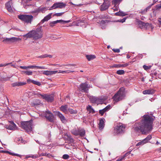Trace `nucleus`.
Listing matches in <instances>:
<instances>
[{
	"mask_svg": "<svg viewBox=\"0 0 161 161\" xmlns=\"http://www.w3.org/2000/svg\"><path fill=\"white\" fill-rule=\"evenodd\" d=\"M26 84V82H21L20 81H18L15 82L11 84V85L13 87L19 86H23L25 85Z\"/></svg>",
	"mask_w": 161,
	"mask_h": 161,
	"instance_id": "f3484780",
	"label": "nucleus"
},
{
	"mask_svg": "<svg viewBox=\"0 0 161 161\" xmlns=\"http://www.w3.org/2000/svg\"><path fill=\"white\" fill-rule=\"evenodd\" d=\"M57 115L61 121L63 123H65L67 122V120L64 116L59 112H56Z\"/></svg>",
	"mask_w": 161,
	"mask_h": 161,
	"instance_id": "dca6fc26",
	"label": "nucleus"
},
{
	"mask_svg": "<svg viewBox=\"0 0 161 161\" xmlns=\"http://www.w3.org/2000/svg\"><path fill=\"white\" fill-rule=\"evenodd\" d=\"M123 0H113L112 1V3L114 5V11H118V6L120 3Z\"/></svg>",
	"mask_w": 161,
	"mask_h": 161,
	"instance_id": "ddd939ff",
	"label": "nucleus"
},
{
	"mask_svg": "<svg viewBox=\"0 0 161 161\" xmlns=\"http://www.w3.org/2000/svg\"><path fill=\"white\" fill-rule=\"evenodd\" d=\"M41 97L48 102H52L54 99V96L53 94L48 95L44 94L41 95Z\"/></svg>",
	"mask_w": 161,
	"mask_h": 161,
	"instance_id": "9b49d317",
	"label": "nucleus"
},
{
	"mask_svg": "<svg viewBox=\"0 0 161 161\" xmlns=\"http://www.w3.org/2000/svg\"><path fill=\"white\" fill-rule=\"evenodd\" d=\"M18 18L21 20L28 23H31L33 19V16L31 15H18Z\"/></svg>",
	"mask_w": 161,
	"mask_h": 161,
	"instance_id": "39448f33",
	"label": "nucleus"
},
{
	"mask_svg": "<svg viewBox=\"0 0 161 161\" xmlns=\"http://www.w3.org/2000/svg\"><path fill=\"white\" fill-rule=\"evenodd\" d=\"M113 50L115 53H119L120 52V50L119 49H113Z\"/></svg>",
	"mask_w": 161,
	"mask_h": 161,
	"instance_id": "6e6d98bb",
	"label": "nucleus"
},
{
	"mask_svg": "<svg viewBox=\"0 0 161 161\" xmlns=\"http://www.w3.org/2000/svg\"><path fill=\"white\" fill-rule=\"evenodd\" d=\"M116 73L118 75H121L124 74L125 71L123 70H119L117 71Z\"/></svg>",
	"mask_w": 161,
	"mask_h": 161,
	"instance_id": "58836bf2",
	"label": "nucleus"
},
{
	"mask_svg": "<svg viewBox=\"0 0 161 161\" xmlns=\"http://www.w3.org/2000/svg\"><path fill=\"white\" fill-rule=\"evenodd\" d=\"M64 12H62L59 13H55L53 15V16H62L64 14Z\"/></svg>",
	"mask_w": 161,
	"mask_h": 161,
	"instance_id": "49530a36",
	"label": "nucleus"
},
{
	"mask_svg": "<svg viewBox=\"0 0 161 161\" xmlns=\"http://www.w3.org/2000/svg\"><path fill=\"white\" fill-rule=\"evenodd\" d=\"M90 86H88L87 83H81L80 86V90L82 92L88 93Z\"/></svg>",
	"mask_w": 161,
	"mask_h": 161,
	"instance_id": "6e6552de",
	"label": "nucleus"
},
{
	"mask_svg": "<svg viewBox=\"0 0 161 161\" xmlns=\"http://www.w3.org/2000/svg\"><path fill=\"white\" fill-rule=\"evenodd\" d=\"M32 94L36 95L37 97H40V96H41V95H42V94H39L37 92H33L32 93Z\"/></svg>",
	"mask_w": 161,
	"mask_h": 161,
	"instance_id": "37998d69",
	"label": "nucleus"
},
{
	"mask_svg": "<svg viewBox=\"0 0 161 161\" xmlns=\"http://www.w3.org/2000/svg\"><path fill=\"white\" fill-rule=\"evenodd\" d=\"M130 152L127 153L126 154H125L123 156L119 158L116 161H121L124 158L127 156L128 155H129L130 154Z\"/></svg>",
	"mask_w": 161,
	"mask_h": 161,
	"instance_id": "7c9ffc66",
	"label": "nucleus"
},
{
	"mask_svg": "<svg viewBox=\"0 0 161 161\" xmlns=\"http://www.w3.org/2000/svg\"><path fill=\"white\" fill-rule=\"evenodd\" d=\"M53 57V56L52 55H48L47 54V57H49V58H52Z\"/></svg>",
	"mask_w": 161,
	"mask_h": 161,
	"instance_id": "774afa93",
	"label": "nucleus"
},
{
	"mask_svg": "<svg viewBox=\"0 0 161 161\" xmlns=\"http://www.w3.org/2000/svg\"><path fill=\"white\" fill-rule=\"evenodd\" d=\"M124 88H121L119 89L118 92L113 97L114 100L115 102H117L122 99L125 97Z\"/></svg>",
	"mask_w": 161,
	"mask_h": 161,
	"instance_id": "7ed1b4c3",
	"label": "nucleus"
},
{
	"mask_svg": "<svg viewBox=\"0 0 161 161\" xmlns=\"http://www.w3.org/2000/svg\"><path fill=\"white\" fill-rule=\"evenodd\" d=\"M23 36L25 40H26L28 38H31L35 40H37L42 37V31L40 28H37L36 30L30 31L27 34L23 35Z\"/></svg>",
	"mask_w": 161,
	"mask_h": 161,
	"instance_id": "f03ea898",
	"label": "nucleus"
},
{
	"mask_svg": "<svg viewBox=\"0 0 161 161\" xmlns=\"http://www.w3.org/2000/svg\"><path fill=\"white\" fill-rule=\"evenodd\" d=\"M86 109L89 113H94L95 112L94 110L92 108V106L90 105H88L86 107Z\"/></svg>",
	"mask_w": 161,
	"mask_h": 161,
	"instance_id": "c756f323",
	"label": "nucleus"
},
{
	"mask_svg": "<svg viewBox=\"0 0 161 161\" xmlns=\"http://www.w3.org/2000/svg\"><path fill=\"white\" fill-rule=\"evenodd\" d=\"M60 110L66 114H68V107L67 105H62L60 108Z\"/></svg>",
	"mask_w": 161,
	"mask_h": 161,
	"instance_id": "aec40b11",
	"label": "nucleus"
},
{
	"mask_svg": "<svg viewBox=\"0 0 161 161\" xmlns=\"http://www.w3.org/2000/svg\"><path fill=\"white\" fill-rule=\"evenodd\" d=\"M12 3L11 0H10L7 2L5 4V7L10 12H12L13 11V9L11 7V5Z\"/></svg>",
	"mask_w": 161,
	"mask_h": 161,
	"instance_id": "2eb2a0df",
	"label": "nucleus"
},
{
	"mask_svg": "<svg viewBox=\"0 0 161 161\" xmlns=\"http://www.w3.org/2000/svg\"><path fill=\"white\" fill-rule=\"evenodd\" d=\"M72 133L75 136H78L79 135V129H74L72 131Z\"/></svg>",
	"mask_w": 161,
	"mask_h": 161,
	"instance_id": "473e14b6",
	"label": "nucleus"
},
{
	"mask_svg": "<svg viewBox=\"0 0 161 161\" xmlns=\"http://www.w3.org/2000/svg\"><path fill=\"white\" fill-rule=\"evenodd\" d=\"M128 64L127 63L125 64H114V65L112 66V67H115V68H120L122 67H125L127 66H128Z\"/></svg>",
	"mask_w": 161,
	"mask_h": 161,
	"instance_id": "a878e982",
	"label": "nucleus"
},
{
	"mask_svg": "<svg viewBox=\"0 0 161 161\" xmlns=\"http://www.w3.org/2000/svg\"><path fill=\"white\" fill-rule=\"evenodd\" d=\"M32 83L38 86H40L41 85V83L39 82H38V81H35L34 80H33V83Z\"/></svg>",
	"mask_w": 161,
	"mask_h": 161,
	"instance_id": "c03bdc74",
	"label": "nucleus"
},
{
	"mask_svg": "<svg viewBox=\"0 0 161 161\" xmlns=\"http://www.w3.org/2000/svg\"><path fill=\"white\" fill-rule=\"evenodd\" d=\"M44 115L45 117L50 121H53L54 119V116L52 113L49 111L47 110L44 112Z\"/></svg>",
	"mask_w": 161,
	"mask_h": 161,
	"instance_id": "9d476101",
	"label": "nucleus"
},
{
	"mask_svg": "<svg viewBox=\"0 0 161 161\" xmlns=\"http://www.w3.org/2000/svg\"><path fill=\"white\" fill-rule=\"evenodd\" d=\"M38 154L39 155V156H47L49 158H50V157H52L53 156H51L49 153L47 154L46 153H42L41 154H40L39 152H38Z\"/></svg>",
	"mask_w": 161,
	"mask_h": 161,
	"instance_id": "c9c22d12",
	"label": "nucleus"
},
{
	"mask_svg": "<svg viewBox=\"0 0 161 161\" xmlns=\"http://www.w3.org/2000/svg\"><path fill=\"white\" fill-rule=\"evenodd\" d=\"M69 3L71 4V5H75V6H80L81 5L80 4H79L78 5H75V4H73L72 2H70Z\"/></svg>",
	"mask_w": 161,
	"mask_h": 161,
	"instance_id": "0e129e2a",
	"label": "nucleus"
},
{
	"mask_svg": "<svg viewBox=\"0 0 161 161\" xmlns=\"http://www.w3.org/2000/svg\"><path fill=\"white\" fill-rule=\"evenodd\" d=\"M125 128V125L120 123L118 124L117 126L114 128V132L115 134H118L122 133L124 130Z\"/></svg>",
	"mask_w": 161,
	"mask_h": 161,
	"instance_id": "0eeeda50",
	"label": "nucleus"
},
{
	"mask_svg": "<svg viewBox=\"0 0 161 161\" xmlns=\"http://www.w3.org/2000/svg\"><path fill=\"white\" fill-rule=\"evenodd\" d=\"M84 19H83L82 20H79L78 21V22L76 24V25L77 26L80 25H81L80 24V22H84Z\"/></svg>",
	"mask_w": 161,
	"mask_h": 161,
	"instance_id": "de8ad7c7",
	"label": "nucleus"
},
{
	"mask_svg": "<svg viewBox=\"0 0 161 161\" xmlns=\"http://www.w3.org/2000/svg\"><path fill=\"white\" fill-rule=\"evenodd\" d=\"M11 64H12V63H9L4 64H0V67L6 66L10 65Z\"/></svg>",
	"mask_w": 161,
	"mask_h": 161,
	"instance_id": "09e8293b",
	"label": "nucleus"
},
{
	"mask_svg": "<svg viewBox=\"0 0 161 161\" xmlns=\"http://www.w3.org/2000/svg\"><path fill=\"white\" fill-rule=\"evenodd\" d=\"M158 21L159 24L161 25V18H159L158 19Z\"/></svg>",
	"mask_w": 161,
	"mask_h": 161,
	"instance_id": "69168bd1",
	"label": "nucleus"
},
{
	"mask_svg": "<svg viewBox=\"0 0 161 161\" xmlns=\"http://www.w3.org/2000/svg\"><path fill=\"white\" fill-rule=\"evenodd\" d=\"M39 156H38V155H34V157H33V158H38Z\"/></svg>",
	"mask_w": 161,
	"mask_h": 161,
	"instance_id": "338daca9",
	"label": "nucleus"
},
{
	"mask_svg": "<svg viewBox=\"0 0 161 161\" xmlns=\"http://www.w3.org/2000/svg\"><path fill=\"white\" fill-rule=\"evenodd\" d=\"M12 76V75H11L9 77H8L7 78H3V80H5V81H7L8 80H9L10 78Z\"/></svg>",
	"mask_w": 161,
	"mask_h": 161,
	"instance_id": "4d7b16f0",
	"label": "nucleus"
},
{
	"mask_svg": "<svg viewBox=\"0 0 161 161\" xmlns=\"http://www.w3.org/2000/svg\"><path fill=\"white\" fill-rule=\"evenodd\" d=\"M10 123L11 124V125H6L5 127L7 129L10 130H15L16 128V125L14 123V122L12 121H10Z\"/></svg>",
	"mask_w": 161,
	"mask_h": 161,
	"instance_id": "4468645a",
	"label": "nucleus"
},
{
	"mask_svg": "<svg viewBox=\"0 0 161 161\" xmlns=\"http://www.w3.org/2000/svg\"><path fill=\"white\" fill-rule=\"evenodd\" d=\"M32 124L31 121L22 122L21 123V127L27 132H31L32 131Z\"/></svg>",
	"mask_w": 161,
	"mask_h": 161,
	"instance_id": "20e7f679",
	"label": "nucleus"
},
{
	"mask_svg": "<svg viewBox=\"0 0 161 161\" xmlns=\"http://www.w3.org/2000/svg\"><path fill=\"white\" fill-rule=\"evenodd\" d=\"M69 157V156L68 154H64L63 155V158L64 159H67Z\"/></svg>",
	"mask_w": 161,
	"mask_h": 161,
	"instance_id": "8fccbe9b",
	"label": "nucleus"
},
{
	"mask_svg": "<svg viewBox=\"0 0 161 161\" xmlns=\"http://www.w3.org/2000/svg\"><path fill=\"white\" fill-rule=\"evenodd\" d=\"M33 80H31L30 79L27 80V82L29 83H33Z\"/></svg>",
	"mask_w": 161,
	"mask_h": 161,
	"instance_id": "bf43d9fd",
	"label": "nucleus"
},
{
	"mask_svg": "<svg viewBox=\"0 0 161 161\" xmlns=\"http://www.w3.org/2000/svg\"><path fill=\"white\" fill-rule=\"evenodd\" d=\"M147 12L146 10L145 9H144V10H142L140 12V13L142 14H145L146 12Z\"/></svg>",
	"mask_w": 161,
	"mask_h": 161,
	"instance_id": "5fc2aeb1",
	"label": "nucleus"
},
{
	"mask_svg": "<svg viewBox=\"0 0 161 161\" xmlns=\"http://www.w3.org/2000/svg\"><path fill=\"white\" fill-rule=\"evenodd\" d=\"M36 68L37 69H45L46 68L44 66H39L36 65H30L28 66V69H33Z\"/></svg>",
	"mask_w": 161,
	"mask_h": 161,
	"instance_id": "cd10ccee",
	"label": "nucleus"
},
{
	"mask_svg": "<svg viewBox=\"0 0 161 161\" xmlns=\"http://www.w3.org/2000/svg\"><path fill=\"white\" fill-rule=\"evenodd\" d=\"M52 15V13L49 14L48 15H47L42 20V21L43 22H44L45 21H48L51 18Z\"/></svg>",
	"mask_w": 161,
	"mask_h": 161,
	"instance_id": "bb28decb",
	"label": "nucleus"
},
{
	"mask_svg": "<svg viewBox=\"0 0 161 161\" xmlns=\"http://www.w3.org/2000/svg\"><path fill=\"white\" fill-rule=\"evenodd\" d=\"M86 57L88 61H90L95 58L96 56L94 55H86Z\"/></svg>",
	"mask_w": 161,
	"mask_h": 161,
	"instance_id": "c85d7f7f",
	"label": "nucleus"
},
{
	"mask_svg": "<svg viewBox=\"0 0 161 161\" xmlns=\"http://www.w3.org/2000/svg\"><path fill=\"white\" fill-rule=\"evenodd\" d=\"M74 71H71L69 70H64V71H61V73H66V74H68L71 72H73Z\"/></svg>",
	"mask_w": 161,
	"mask_h": 161,
	"instance_id": "ea45409f",
	"label": "nucleus"
},
{
	"mask_svg": "<svg viewBox=\"0 0 161 161\" xmlns=\"http://www.w3.org/2000/svg\"><path fill=\"white\" fill-rule=\"evenodd\" d=\"M151 138L152 136L150 135H148L145 139L137 143L136 145V146L143 145L144 144L148 142L149 141Z\"/></svg>",
	"mask_w": 161,
	"mask_h": 161,
	"instance_id": "f8f14e48",
	"label": "nucleus"
},
{
	"mask_svg": "<svg viewBox=\"0 0 161 161\" xmlns=\"http://www.w3.org/2000/svg\"><path fill=\"white\" fill-rule=\"evenodd\" d=\"M45 9V7H40L37 10L33 11L32 13H38L40 12H41L43 13L44 12Z\"/></svg>",
	"mask_w": 161,
	"mask_h": 161,
	"instance_id": "b1692460",
	"label": "nucleus"
},
{
	"mask_svg": "<svg viewBox=\"0 0 161 161\" xmlns=\"http://www.w3.org/2000/svg\"><path fill=\"white\" fill-rule=\"evenodd\" d=\"M158 2V0H153V3L151 4V5H154L156 2Z\"/></svg>",
	"mask_w": 161,
	"mask_h": 161,
	"instance_id": "e2e57ef3",
	"label": "nucleus"
},
{
	"mask_svg": "<svg viewBox=\"0 0 161 161\" xmlns=\"http://www.w3.org/2000/svg\"><path fill=\"white\" fill-rule=\"evenodd\" d=\"M68 112H69L71 114H75L77 113V110H74L71 108H69L68 109Z\"/></svg>",
	"mask_w": 161,
	"mask_h": 161,
	"instance_id": "e433bc0d",
	"label": "nucleus"
},
{
	"mask_svg": "<svg viewBox=\"0 0 161 161\" xmlns=\"http://www.w3.org/2000/svg\"><path fill=\"white\" fill-rule=\"evenodd\" d=\"M34 157V155H27L25 157L26 158H33Z\"/></svg>",
	"mask_w": 161,
	"mask_h": 161,
	"instance_id": "603ef678",
	"label": "nucleus"
},
{
	"mask_svg": "<svg viewBox=\"0 0 161 161\" xmlns=\"http://www.w3.org/2000/svg\"><path fill=\"white\" fill-rule=\"evenodd\" d=\"M154 117L147 114L143 116L141 121L136 123L133 126L136 131H140L143 134L148 133L152 129V124Z\"/></svg>",
	"mask_w": 161,
	"mask_h": 161,
	"instance_id": "f257e3e1",
	"label": "nucleus"
},
{
	"mask_svg": "<svg viewBox=\"0 0 161 161\" xmlns=\"http://www.w3.org/2000/svg\"><path fill=\"white\" fill-rule=\"evenodd\" d=\"M68 140L70 141L71 143H73L74 142L73 139L70 136H68Z\"/></svg>",
	"mask_w": 161,
	"mask_h": 161,
	"instance_id": "a18cd8bd",
	"label": "nucleus"
},
{
	"mask_svg": "<svg viewBox=\"0 0 161 161\" xmlns=\"http://www.w3.org/2000/svg\"><path fill=\"white\" fill-rule=\"evenodd\" d=\"M58 72V70L55 71H49V70H45L43 72V74L46 75H51L53 74H56Z\"/></svg>",
	"mask_w": 161,
	"mask_h": 161,
	"instance_id": "a211bd4d",
	"label": "nucleus"
},
{
	"mask_svg": "<svg viewBox=\"0 0 161 161\" xmlns=\"http://www.w3.org/2000/svg\"><path fill=\"white\" fill-rule=\"evenodd\" d=\"M110 106H108L103 109L100 110L99 111L100 114L101 115H103L105 112L108 111L109 109H110Z\"/></svg>",
	"mask_w": 161,
	"mask_h": 161,
	"instance_id": "4be33fe9",
	"label": "nucleus"
},
{
	"mask_svg": "<svg viewBox=\"0 0 161 161\" xmlns=\"http://www.w3.org/2000/svg\"><path fill=\"white\" fill-rule=\"evenodd\" d=\"M57 23V21L56 20L50 22L49 25L51 27H53Z\"/></svg>",
	"mask_w": 161,
	"mask_h": 161,
	"instance_id": "a19ab883",
	"label": "nucleus"
},
{
	"mask_svg": "<svg viewBox=\"0 0 161 161\" xmlns=\"http://www.w3.org/2000/svg\"><path fill=\"white\" fill-rule=\"evenodd\" d=\"M157 9H159L161 8V5H157L156 6Z\"/></svg>",
	"mask_w": 161,
	"mask_h": 161,
	"instance_id": "680f3d73",
	"label": "nucleus"
},
{
	"mask_svg": "<svg viewBox=\"0 0 161 161\" xmlns=\"http://www.w3.org/2000/svg\"><path fill=\"white\" fill-rule=\"evenodd\" d=\"M115 14L116 16H125L126 14L122 12L119 11V12H117Z\"/></svg>",
	"mask_w": 161,
	"mask_h": 161,
	"instance_id": "72a5a7b5",
	"label": "nucleus"
},
{
	"mask_svg": "<svg viewBox=\"0 0 161 161\" xmlns=\"http://www.w3.org/2000/svg\"><path fill=\"white\" fill-rule=\"evenodd\" d=\"M143 67L145 70H147L149 69L151 67V66L150 65L146 66V65H144Z\"/></svg>",
	"mask_w": 161,
	"mask_h": 161,
	"instance_id": "79ce46f5",
	"label": "nucleus"
},
{
	"mask_svg": "<svg viewBox=\"0 0 161 161\" xmlns=\"http://www.w3.org/2000/svg\"><path fill=\"white\" fill-rule=\"evenodd\" d=\"M79 135L81 136H84L85 132V130L83 129H79Z\"/></svg>",
	"mask_w": 161,
	"mask_h": 161,
	"instance_id": "4c0bfd02",
	"label": "nucleus"
},
{
	"mask_svg": "<svg viewBox=\"0 0 161 161\" xmlns=\"http://www.w3.org/2000/svg\"><path fill=\"white\" fill-rule=\"evenodd\" d=\"M66 5L65 3L63 2H58L54 3L51 7V8H50L49 10H51L52 9H55L57 8H62L65 7Z\"/></svg>",
	"mask_w": 161,
	"mask_h": 161,
	"instance_id": "1a4fd4ad",
	"label": "nucleus"
},
{
	"mask_svg": "<svg viewBox=\"0 0 161 161\" xmlns=\"http://www.w3.org/2000/svg\"><path fill=\"white\" fill-rule=\"evenodd\" d=\"M125 20L126 18H124L122 19L118 20L117 22L123 23L125 21Z\"/></svg>",
	"mask_w": 161,
	"mask_h": 161,
	"instance_id": "3c124183",
	"label": "nucleus"
},
{
	"mask_svg": "<svg viewBox=\"0 0 161 161\" xmlns=\"http://www.w3.org/2000/svg\"><path fill=\"white\" fill-rule=\"evenodd\" d=\"M19 67L21 69H28V66H20Z\"/></svg>",
	"mask_w": 161,
	"mask_h": 161,
	"instance_id": "864d4df0",
	"label": "nucleus"
},
{
	"mask_svg": "<svg viewBox=\"0 0 161 161\" xmlns=\"http://www.w3.org/2000/svg\"><path fill=\"white\" fill-rule=\"evenodd\" d=\"M57 23H61L63 24L71 22L70 20H64L62 19L57 20Z\"/></svg>",
	"mask_w": 161,
	"mask_h": 161,
	"instance_id": "2f4dec72",
	"label": "nucleus"
},
{
	"mask_svg": "<svg viewBox=\"0 0 161 161\" xmlns=\"http://www.w3.org/2000/svg\"><path fill=\"white\" fill-rule=\"evenodd\" d=\"M22 72V73L28 75H31L32 74V72L30 70L23 71Z\"/></svg>",
	"mask_w": 161,
	"mask_h": 161,
	"instance_id": "f704fd0d",
	"label": "nucleus"
},
{
	"mask_svg": "<svg viewBox=\"0 0 161 161\" xmlns=\"http://www.w3.org/2000/svg\"><path fill=\"white\" fill-rule=\"evenodd\" d=\"M154 93V91L153 89L145 90L143 92L144 94H153Z\"/></svg>",
	"mask_w": 161,
	"mask_h": 161,
	"instance_id": "412c9836",
	"label": "nucleus"
},
{
	"mask_svg": "<svg viewBox=\"0 0 161 161\" xmlns=\"http://www.w3.org/2000/svg\"><path fill=\"white\" fill-rule=\"evenodd\" d=\"M31 0H22V2L25 3H27L31 1Z\"/></svg>",
	"mask_w": 161,
	"mask_h": 161,
	"instance_id": "13d9d810",
	"label": "nucleus"
},
{
	"mask_svg": "<svg viewBox=\"0 0 161 161\" xmlns=\"http://www.w3.org/2000/svg\"><path fill=\"white\" fill-rule=\"evenodd\" d=\"M104 119H102L100 120L99 123L98 124V127L100 129H102L104 127Z\"/></svg>",
	"mask_w": 161,
	"mask_h": 161,
	"instance_id": "5701e85b",
	"label": "nucleus"
},
{
	"mask_svg": "<svg viewBox=\"0 0 161 161\" xmlns=\"http://www.w3.org/2000/svg\"><path fill=\"white\" fill-rule=\"evenodd\" d=\"M152 6L151 5H149L148 7H147V8H146V9H145L146 10H147V11H148L151 8V7Z\"/></svg>",
	"mask_w": 161,
	"mask_h": 161,
	"instance_id": "052dcab7",
	"label": "nucleus"
},
{
	"mask_svg": "<svg viewBox=\"0 0 161 161\" xmlns=\"http://www.w3.org/2000/svg\"><path fill=\"white\" fill-rule=\"evenodd\" d=\"M92 102L93 103H96L97 104L99 103L100 102H101L102 99L97 97H92L91 98Z\"/></svg>",
	"mask_w": 161,
	"mask_h": 161,
	"instance_id": "6ab92c4d",
	"label": "nucleus"
},
{
	"mask_svg": "<svg viewBox=\"0 0 161 161\" xmlns=\"http://www.w3.org/2000/svg\"><path fill=\"white\" fill-rule=\"evenodd\" d=\"M138 23L139 26L141 28H142L143 27H145V26H147L149 25V24L148 23H145L141 21H138Z\"/></svg>",
	"mask_w": 161,
	"mask_h": 161,
	"instance_id": "393cba45",
	"label": "nucleus"
},
{
	"mask_svg": "<svg viewBox=\"0 0 161 161\" xmlns=\"http://www.w3.org/2000/svg\"><path fill=\"white\" fill-rule=\"evenodd\" d=\"M3 42L6 44L13 43L21 40L22 39L18 37H12L10 38H4Z\"/></svg>",
	"mask_w": 161,
	"mask_h": 161,
	"instance_id": "423d86ee",
	"label": "nucleus"
}]
</instances>
